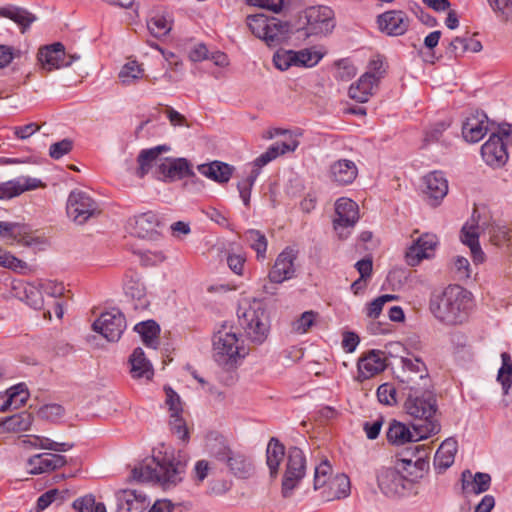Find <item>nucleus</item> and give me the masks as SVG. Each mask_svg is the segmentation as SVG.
<instances>
[{
	"label": "nucleus",
	"instance_id": "obj_43",
	"mask_svg": "<svg viewBox=\"0 0 512 512\" xmlns=\"http://www.w3.org/2000/svg\"><path fill=\"white\" fill-rule=\"evenodd\" d=\"M131 373L135 378L147 377L149 378L152 374L150 370V363L146 359L142 348L137 347L134 349L130 356Z\"/></svg>",
	"mask_w": 512,
	"mask_h": 512
},
{
	"label": "nucleus",
	"instance_id": "obj_41",
	"mask_svg": "<svg viewBox=\"0 0 512 512\" xmlns=\"http://www.w3.org/2000/svg\"><path fill=\"white\" fill-rule=\"evenodd\" d=\"M134 330L141 336L143 343L150 348L156 349L159 341L160 327L154 320H147L135 325Z\"/></svg>",
	"mask_w": 512,
	"mask_h": 512
},
{
	"label": "nucleus",
	"instance_id": "obj_36",
	"mask_svg": "<svg viewBox=\"0 0 512 512\" xmlns=\"http://www.w3.org/2000/svg\"><path fill=\"white\" fill-rule=\"evenodd\" d=\"M266 35L262 36V40L269 46L275 47L288 39L290 33V24L281 21L275 17H271L269 28L265 30Z\"/></svg>",
	"mask_w": 512,
	"mask_h": 512
},
{
	"label": "nucleus",
	"instance_id": "obj_62",
	"mask_svg": "<svg viewBox=\"0 0 512 512\" xmlns=\"http://www.w3.org/2000/svg\"><path fill=\"white\" fill-rule=\"evenodd\" d=\"M98 503L93 495H86L74 501L73 506L79 512H96Z\"/></svg>",
	"mask_w": 512,
	"mask_h": 512
},
{
	"label": "nucleus",
	"instance_id": "obj_39",
	"mask_svg": "<svg viewBox=\"0 0 512 512\" xmlns=\"http://www.w3.org/2000/svg\"><path fill=\"white\" fill-rule=\"evenodd\" d=\"M387 440L393 445H404L408 442L419 441L416 439V431H410V429L403 423L393 420L386 434Z\"/></svg>",
	"mask_w": 512,
	"mask_h": 512
},
{
	"label": "nucleus",
	"instance_id": "obj_33",
	"mask_svg": "<svg viewBox=\"0 0 512 512\" xmlns=\"http://www.w3.org/2000/svg\"><path fill=\"white\" fill-rule=\"evenodd\" d=\"M458 450V443L455 438H447L444 440L437 449L434 456V467L443 472L448 469L455 460V455Z\"/></svg>",
	"mask_w": 512,
	"mask_h": 512
},
{
	"label": "nucleus",
	"instance_id": "obj_56",
	"mask_svg": "<svg viewBox=\"0 0 512 512\" xmlns=\"http://www.w3.org/2000/svg\"><path fill=\"white\" fill-rule=\"evenodd\" d=\"M275 67L281 71H285L294 66L293 50L280 49L273 56Z\"/></svg>",
	"mask_w": 512,
	"mask_h": 512
},
{
	"label": "nucleus",
	"instance_id": "obj_1",
	"mask_svg": "<svg viewBox=\"0 0 512 512\" xmlns=\"http://www.w3.org/2000/svg\"><path fill=\"white\" fill-rule=\"evenodd\" d=\"M401 389L406 397L404 402L406 413L419 421V423L413 424V430L416 431V439H426L439 433L441 425L436 418L438 405L430 385L402 386Z\"/></svg>",
	"mask_w": 512,
	"mask_h": 512
},
{
	"label": "nucleus",
	"instance_id": "obj_37",
	"mask_svg": "<svg viewBox=\"0 0 512 512\" xmlns=\"http://www.w3.org/2000/svg\"><path fill=\"white\" fill-rule=\"evenodd\" d=\"M285 456V446L275 437H272L266 448V464L271 478H276L280 465Z\"/></svg>",
	"mask_w": 512,
	"mask_h": 512
},
{
	"label": "nucleus",
	"instance_id": "obj_53",
	"mask_svg": "<svg viewBox=\"0 0 512 512\" xmlns=\"http://www.w3.org/2000/svg\"><path fill=\"white\" fill-rule=\"evenodd\" d=\"M377 398L380 403L392 406L397 403V390L391 383H383L377 389Z\"/></svg>",
	"mask_w": 512,
	"mask_h": 512
},
{
	"label": "nucleus",
	"instance_id": "obj_64",
	"mask_svg": "<svg viewBox=\"0 0 512 512\" xmlns=\"http://www.w3.org/2000/svg\"><path fill=\"white\" fill-rule=\"evenodd\" d=\"M245 261V257L241 254H229L227 256L229 268L237 275H242Z\"/></svg>",
	"mask_w": 512,
	"mask_h": 512
},
{
	"label": "nucleus",
	"instance_id": "obj_63",
	"mask_svg": "<svg viewBox=\"0 0 512 512\" xmlns=\"http://www.w3.org/2000/svg\"><path fill=\"white\" fill-rule=\"evenodd\" d=\"M247 4L278 13L282 10L283 0H247Z\"/></svg>",
	"mask_w": 512,
	"mask_h": 512
},
{
	"label": "nucleus",
	"instance_id": "obj_8",
	"mask_svg": "<svg viewBox=\"0 0 512 512\" xmlns=\"http://www.w3.org/2000/svg\"><path fill=\"white\" fill-rule=\"evenodd\" d=\"M385 74L386 69L383 60L380 58L372 59L369 62L368 70L350 85L349 97L359 103L367 102L378 89L379 82Z\"/></svg>",
	"mask_w": 512,
	"mask_h": 512
},
{
	"label": "nucleus",
	"instance_id": "obj_55",
	"mask_svg": "<svg viewBox=\"0 0 512 512\" xmlns=\"http://www.w3.org/2000/svg\"><path fill=\"white\" fill-rule=\"evenodd\" d=\"M318 313L312 310L305 311L301 316L293 323V330L297 333L303 334L314 325Z\"/></svg>",
	"mask_w": 512,
	"mask_h": 512
},
{
	"label": "nucleus",
	"instance_id": "obj_31",
	"mask_svg": "<svg viewBox=\"0 0 512 512\" xmlns=\"http://www.w3.org/2000/svg\"><path fill=\"white\" fill-rule=\"evenodd\" d=\"M124 291L127 297L135 301V310H144L149 306L146 288L137 274L126 275Z\"/></svg>",
	"mask_w": 512,
	"mask_h": 512
},
{
	"label": "nucleus",
	"instance_id": "obj_57",
	"mask_svg": "<svg viewBox=\"0 0 512 512\" xmlns=\"http://www.w3.org/2000/svg\"><path fill=\"white\" fill-rule=\"evenodd\" d=\"M73 148V141L65 138L61 141L55 142L50 145L49 156L52 159L58 160L68 154Z\"/></svg>",
	"mask_w": 512,
	"mask_h": 512
},
{
	"label": "nucleus",
	"instance_id": "obj_16",
	"mask_svg": "<svg viewBox=\"0 0 512 512\" xmlns=\"http://www.w3.org/2000/svg\"><path fill=\"white\" fill-rule=\"evenodd\" d=\"M162 222L154 211H147L130 217L126 223L127 231L138 238L154 239L159 235Z\"/></svg>",
	"mask_w": 512,
	"mask_h": 512
},
{
	"label": "nucleus",
	"instance_id": "obj_11",
	"mask_svg": "<svg viewBox=\"0 0 512 512\" xmlns=\"http://www.w3.org/2000/svg\"><path fill=\"white\" fill-rule=\"evenodd\" d=\"M401 370L397 375L399 382L403 386H426L430 385L428 368L421 357L407 353L400 357Z\"/></svg>",
	"mask_w": 512,
	"mask_h": 512
},
{
	"label": "nucleus",
	"instance_id": "obj_27",
	"mask_svg": "<svg viewBox=\"0 0 512 512\" xmlns=\"http://www.w3.org/2000/svg\"><path fill=\"white\" fill-rule=\"evenodd\" d=\"M299 145L298 140H281L273 143L264 153L258 156L253 161V169L251 173L257 172V177L260 175L261 168L276 159L278 156L285 154L286 152L294 151Z\"/></svg>",
	"mask_w": 512,
	"mask_h": 512
},
{
	"label": "nucleus",
	"instance_id": "obj_48",
	"mask_svg": "<svg viewBox=\"0 0 512 512\" xmlns=\"http://www.w3.org/2000/svg\"><path fill=\"white\" fill-rule=\"evenodd\" d=\"M148 30L156 38L166 36L172 29V22L163 15H156L147 22Z\"/></svg>",
	"mask_w": 512,
	"mask_h": 512
},
{
	"label": "nucleus",
	"instance_id": "obj_44",
	"mask_svg": "<svg viewBox=\"0 0 512 512\" xmlns=\"http://www.w3.org/2000/svg\"><path fill=\"white\" fill-rule=\"evenodd\" d=\"M245 240L256 252L258 260L265 259L268 242L262 232L256 229H249L245 232Z\"/></svg>",
	"mask_w": 512,
	"mask_h": 512
},
{
	"label": "nucleus",
	"instance_id": "obj_5",
	"mask_svg": "<svg viewBox=\"0 0 512 512\" xmlns=\"http://www.w3.org/2000/svg\"><path fill=\"white\" fill-rule=\"evenodd\" d=\"M480 231L489 235V240L493 245L500 246L506 243L511 237V230L505 225L495 222H481V217L476 209L473 210L471 218L464 224L461 229V241L470 248L474 263H482L485 254L479 244Z\"/></svg>",
	"mask_w": 512,
	"mask_h": 512
},
{
	"label": "nucleus",
	"instance_id": "obj_6",
	"mask_svg": "<svg viewBox=\"0 0 512 512\" xmlns=\"http://www.w3.org/2000/svg\"><path fill=\"white\" fill-rule=\"evenodd\" d=\"M238 322L245 337L255 345H261L270 332V321L266 309L260 302L254 301L238 311Z\"/></svg>",
	"mask_w": 512,
	"mask_h": 512
},
{
	"label": "nucleus",
	"instance_id": "obj_32",
	"mask_svg": "<svg viewBox=\"0 0 512 512\" xmlns=\"http://www.w3.org/2000/svg\"><path fill=\"white\" fill-rule=\"evenodd\" d=\"M197 169L203 176L220 184L227 183L234 171L233 166L217 160L211 163L200 164Z\"/></svg>",
	"mask_w": 512,
	"mask_h": 512
},
{
	"label": "nucleus",
	"instance_id": "obj_23",
	"mask_svg": "<svg viewBox=\"0 0 512 512\" xmlns=\"http://www.w3.org/2000/svg\"><path fill=\"white\" fill-rule=\"evenodd\" d=\"M385 353L381 350H371L359 358L357 363L358 375L356 380L363 382L386 369Z\"/></svg>",
	"mask_w": 512,
	"mask_h": 512
},
{
	"label": "nucleus",
	"instance_id": "obj_24",
	"mask_svg": "<svg viewBox=\"0 0 512 512\" xmlns=\"http://www.w3.org/2000/svg\"><path fill=\"white\" fill-rule=\"evenodd\" d=\"M377 23L381 32L389 36H400L408 30L410 19L401 10H391L380 14Z\"/></svg>",
	"mask_w": 512,
	"mask_h": 512
},
{
	"label": "nucleus",
	"instance_id": "obj_50",
	"mask_svg": "<svg viewBox=\"0 0 512 512\" xmlns=\"http://www.w3.org/2000/svg\"><path fill=\"white\" fill-rule=\"evenodd\" d=\"M332 468L328 460L322 461L315 467L314 474V489L318 490L326 486V484L333 478L331 477Z\"/></svg>",
	"mask_w": 512,
	"mask_h": 512
},
{
	"label": "nucleus",
	"instance_id": "obj_58",
	"mask_svg": "<svg viewBox=\"0 0 512 512\" xmlns=\"http://www.w3.org/2000/svg\"><path fill=\"white\" fill-rule=\"evenodd\" d=\"M257 179V172L250 173L244 180L237 185L239 195L245 206H249L252 187Z\"/></svg>",
	"mask_w": 512,
	"mask_h": 512
},
{
	"label": "nucleus",
	"instance_id": "obj_51",
	"mask_svg": "<svg viewBox=\"0 0 512 512\" xmlns=\"http://www.w3.org/2000/svg\"><path fill=\"white\" fill-rule=\"evenodd\" d=\"M8 395L11 397V407L19 409L22 407L29 398V392L24 383L17 384L7 389Z\"/></svg>",
	"mask_w": 512,
	"mask_h": 512
},
{
	"label": "nucleus",
	"instance_id": "obj_38",
	"mask_svg": "<svg viewBox=\"0 0 512 512\" xmlns=\"http://www.w3.org/2000/svg\"><path fill=\"white\" fill-rule=\"evenodd\" d=\"M0 17H5L15 22L20 27L22 33H25L36 20V16L28 10L13 5L0 7Z\"/></svg>",
	"mask_w": 512,
	"mask_h": 512
},
{
	"label": "nucleus",
	"instance_id": "obj_35",
	"mask_svg": "<svg viewBox=\"0 0 512 512\" xmlns=\"http://www.w3.org/2000/svg\"><path fill=\"white\" fill-rule=\"evenodd\" d=\"M33 416L23 411L0 420V433H20L30 429Z\"/></svg>",
	"mask_w": 512,
	"mask_h": 512
},
{
	"label": "nucleus",
	"instance_id": "obj_13",
	"mask_svg": "<svg viewBox=\"0 0 512 512\" xmlns=\"http://www.w3.org/2000/svg\"><path fill=\"white\" fill-rule=\"evenodd\" d=\"M359 220V208L356 202L349 198H339L335 203L334 230L340 239H345L350 230Z\"/></svg>",
	"mask_w": 512,
	"mask_h": 512
},
{
	"label": "nucleus",
	"instance_id": "obj_17",
	"mask_svg": "<svg viewBox=\"0 0 512 512\" xmlns=\"http://www.w3.org/2000/svg\"><path fill=\"white\" fill-rule=\"evenodd\" d=\"M80 59L77 54H67L62 43L56 42L41 48L38 52V60L42 68L47 71L70 66Z\"/></svg>",
	"mask_w": 512,
	"mask_h": 512
},
{
	"label": "nucleus",
	"instance_id": "obj_30",
	"mask_svg": "<svg viewBox=\"0 0 512 512\" xmlns=\"http://www.w3.org/2000/svg\"><path fill=\"white\" fill-rule=\"evenodd\" d=\"M42 186L37 178L21 177L7 182L0 183V199H11L19 196L25 191L33 190Z\"/></svg>",
	"mask_w": 512,
	"mask_h": 512
},
{
	"label": "nucleus",
	"instance_id": "obj_18",
	"mask_svg": "<svg viewBox=\"0 0 512 512\" xmlns=\"http://www.w3.org/2000/svg\"><path fill=\"white\" fill-rule=\"evenodd\" d=\"M310 34H328L334 26V12L328 6H312L305 10Z\"/></svg>",
	"mask_w": 512,
	"mask_h": 512
},
{
	"label": "nucleus",
	"instance_id": "obj_12",
	"mask_svg": "<svg viewBox=\"0 0 512 512\" xmlns=\"http://www.w3.org/2000/svg\"><path fill=\"white\" fill-rule=\"evenodd\" d=\"M0 237L8 244H21L27 247H41L45 238L35 235L28 225L17 222L0 221Z\"/></svg>",
	"mask_w": 512,
	"mask_h": 512
},
{
	"label": "nucleus",
	"instance_id": "obj_3",
	"mask_svg": "<svg viewBox=\"0 0 512 512\" xmlns=\"http://www.w3.org/2000/svg\"><path fill=\"white\" fill-rule=\"evenodd\" d=\"M472 308L471 293L459 285H449L430 298L429 309L436 319L446 325L465 322Z\"/></svg>",
	"mask_w": 512,
	"mask_h": 512
},
{
	"label": "nucleus",
	"instance_id": "obj_42",
	"mask_svg": "<svg viewBox=\"0 0 512 512\" xmlns=\"http://www.w3.org/2000/svg\"><path fill=\"white\" fill-rule=\"evenodd\" d=\"M163 150H167L166 146L164 145L142 150L137 158L139 167L136 170V176L143 178L149 172L154 162L158 159L160 153Z\"/></svg>",
	"mask_w": 512,
	"mask_h": 512
},
{
	"label": "nucleus",
	"instance_id": "obj_45",
	"mask_svg": "<svg viewBox=\"0 0 512 512\" xmlns=\"http://www.w3.org/2000/svg\"><path fill=\"white\" fill-rule=\"evenodd\" d=\"M323 54L311 48H305L299 51L293 50L295 67H313L322 59Z\"/></svg>",
	"mask_w": 512,
	"mask_h": 512
},
{
	"label": "nucleus",
	"instance_id": "obj_46",
	"mask_svg": "<svg viewBox=\"0 0 512 512\" xmlns=\"http://www.w3.org/2000/svg\"><path fill=\"white\" fill-rule=\"evenodd\" d=\"M495 125L481 110L471 111L462 122V128H495Z\"/></svg>",
	"mask_w": 512,
	"mask_h": 512
},
{
	"label": "nucleus",
	"instance_id": "obj_29",
	"mask_svg": "<svg viewBox=\"0 0 512 512\" xmlns=\"http://www.w3.org/2000/svg\"><path fill=\"white\" fill-rule=\"evenodd\" d=\"M358 176V168L352 160L339 159L329 168L330 180L338 186L352 184Z\"/></svg>",
	"mask_w": 512,
	"mask_h": 512
},
{
	"label": "nucleus",
	"instance_id": "obj_52",
	"mask_svg": "<svg viewBox=\"0 0 512 512\" xmlns=\"http://www.w3.org/2000/svg\"><path fill=\"white\" fill-rule=\"evenodd\" d=\"M170 430L183 442L189 440V431L181 414H170Z\"/></svg>",
	"mask_w": 512,
	"mask_h": 512
},
{
	"label": "nucleus",
	"instance_id": "obj_26",
	"mask_svg": "<svg viewBox=\"0 0 512 512\" xmlns=\"http://www.w3.org/2000/svg\"><path fill=\"white\" fill-rule=\"evenodd\" d=\"M437 243L436 235L423 234L406 252L407 263L411 266H416L421 260L430 258L434 253Z\"/></svg>",
	"mask_w": 512,
	"mask_h": 512
},
{
	"label": "nucleus",
	"instance_id": "obj_4",
	"mask_svg": "<svg viewBox=\"0 0 512 512\" xmlns=\"http://www.w3.org/2000/svg\"><path fill=\"white\" fill-rule=\"evenodd\" d=\"M206 447L209 456L223 465L234 477L248 479L254 474L255 466L252 457L244 450L231 446L222 435L209 438Z\"/></svg>",
	"mask_w": 512,
	"mask_h": 512
},
{
	"label": "nucleus",
	"instance_id": "obj_2",
	"mask_svg": "<svg viewBox=\"0 0 512 512\" xmlns=\"http://www.w3.org/2000/svg\"><path fill=\"white\" fill-rule=\"evenodd\" d=\"M186 459L180 452L153 457L132 470L133 478L140 482H157L164 489H169L180 483L185 474Z\"/></svg>",
	"mask_w": 512,
	"mask_h": 512
},
{
	"label": "nucleus",
	"instance_id": "obj_22",
	"mask_svg": "<svg viewBox=\"0 0 512 512\" xmlns=\"http://www.w3.org/2000/svg\"><path fill=\"white\" fill-rule=\"evenodd\" d=\"M67 463L66 457L56 453H39L31 456L26 462L27 472L31 475L50 473Z\"/></svg>",
	"mask_w": 512,
	"mask_h": 512
},
{
	"label": "nucleus",
	"instance_id": "obj_7",
	"mask_svg": "<svg viewBox=\"0 0 512 512\" xmlns=\"http://www.w3.org/2000/svg\"><path fill=\"white\" fill-rule=\"evenodd\" d=\"M247 354L232 328L222 326L213 336V358L220 366H231Z\"/></svg>",
	"mask_w": 512,
	"mask_h": 512
},
{
	"label": "nucleus",
	"instance_id": "obj_28",
	"mask_svg": "<svg viewBox=\"0 0 512 512\" xmlns=\"http://www.w3.org/2000/svg\"><path fill=\"white\" fill-rule=\"evenodd\" d=\"M117 512H143L149 505L146 495L136 490L116 492Z\"/></svg>",
	"mask_w": 512,
	"mask_h": 512
},
{
	"label": "nucleus",
	"instance_id": "obj_40",
	"mask_svg": "<svg viewBox=\"0 0 512 512\" xmlns=\"http://www.w3.org/2000/svg\"><path fill=\"white\" fill-rule=\"evenodd\" d=\"M324 497L327 500L345 498L350 494V480L345 474H337L327 484Z\"/></svg>",
	"mask_w": 512,
	"mask_h": 512
},
{
	"label": "nucleus",
	"instance_id": "obj_15",
	"mask_svg": "<svg viewBox=\"0 0 512 512\" xmlns=\"http://www.w3.org/2000/svg\"><path fill=\"white\" fill-rule=\"evenodd\" d=\"M92 328L108 341L116 342L121 338V335L126 329V319L121 311L112 309L102 313L100 317L94 321Z\"/></svg>",
	"mask_w": 512,
	"mask_h": 512
},
{
	"label": "nucleus",
	"instance_id": "obj_60",
	"mask_svg": "<svg viewBox=\"0 0 512 512\" xmlns=\"http://www.w3.org/2000/svg\"><path fill=\"white\" fill-rule=\"evenodd\" d=\"M38 413L43 419L55 421L64 415L65 409L60 404L51 403L42 406Z\"/></svg>",
	"mask_w": 512,
	"mask_h": 512
},
{
	"label": "nucleus",
	"instance_id": "obj_47",
	"mask_svg": "<svg viewBox=\"0 0 512 512\" xmlns=\"http://www.w3.org/2000/svg\"><path fill=\"white\" fill-rule=\"evenodd\" d=\"M270 21L271 17H267L262 13L248 15L246 18L247 26L250 31L259 39L266 35L265 30L269 28Z\"/></svg>",
	"mask_w": 512,
	"mask_h": 512
},
{
	"label": "nucleus",
	"instance_id": "obj_61",
	"mask_svg": "<svg viewBox=\"0 0 512 512\" xmlns=\"http://www.w3.org/2000/svg\"><path fill=\"white\" fill-rule=\"evenodd\" d=\"M164 390L170 414H182L183 408L179 395L171 387H165Z\"/></svg>",
	"mask_w": 512,
	"mask_h": 512
},
{
	"label": "nucleus",
	"instance_id": "obj_54",
	"mask_svg": "<svg viewBox=\"0 0 512 512\" xmlns=\"http://www.w3.org/2000/svg\"><path fill=\"white\" fill-rule=\"evenodd\" d=\"M397 299L396 295L385 294L371 301L366 308V315L369 318L376 319L382 312L385 303Z\"/></svg>",
	"mask_w": 512,
	"mask_h": 512
},
{
	"label": "nucleus",
	"instance_id": "obj_59",
	"mask_svg": "<svg viewBox=\"0 0 512 512\" xmlns=\"http://www.w3.org/2000/svg\"><path fill=\"white\" fill-rule=\"evenodd\" d=\"M0 266L18 271L26 268V263L0 247Z\"/></svg>",
	"mask_w": 512,
	"mask_h": 512
},
{
	"label": "nucleus",
	"instance_id": "obj_21",
	"mask_svg": "<svg viewBox=\"0 0 512 512\" xmlns=\"http://www.w3.org/2000/svg\"><path fill=\"white\" fill-rule=\"evenodd\" d=\"M423 193L430 206H438L448 193V180L441 171H432L423 177Z\"/></svg>",
	"mask_w": 512,
	"mask_h": 512
},
{
	"label": "nucleus",
	"instance_id": "obj_14",
	"mask_svg": "<svg viewBox=\"0 0 512 512\" xmlns=\"http://www.w3.org/2000/svg\"><path fill=\"white\" fill-rule=\"evenodd\" d=\"M100 213L98 204L86 192L74 190L67 200V214L78 224Z\"/></svg>",
	"mask_w": 512,
	"mask_h": 512
},
{
	"label": "nucleus",
	"instance_id": "obj_20",
	"mask_svg": "<svg viewBox=\"0 0 512 512\" xmlns=\"http://www.w3.org/2000/svg\"><path fill=\"white\" fill-rule=\"evenodd\" d=\"M380 490L388 497L404 495L410 481L395 468H383L377 476Z\"/></svg>",
	"mask_w": 512,
	"mask_h": 512
},
{
	"label": "nucleus",
	"instance_id": "obj_25",
	"mask_svg": "<svg viewBox=\"0 0 512 512\" xmlns=\"http://www.w3.org/2000/svg\"><path fill=\"white\" fill-rule=\"evenodd\" d=\"M156 173L162 180L173 181L194 175L190 163L185 158H166L157 165Z\"/></svg>",
	"mask_w": 512,
	"mask_h": 512
},
{
	"label": "nucleus",
	"instance_id": "obj_10",
	"mask_svg": "<svg viewBox=\"0 0 512 512\" xmlns=\"http://www.w3.org/2000/svg\"><path fill=\"white\" fill-rule=\"evenodd\" d=\"M512 130H498L493 133L481 147L483 161L490 167L498 169L503 167L509 158L506 141Z\"/></svg>",
	"mask_w": 512,
	"mask_h": 512
},
{
	"label": "nucleus",
	"instance_id": "obj_34",
	"mask_svg": "<svg viewBox=\"0 0 512 512\" xmlns=\"http://www.w3.org/2000/svg\"><path fill=\"white\" fill-rule=\"evenodd\" d=\"M462 491L465 494H480L490 488L491 476L487 473L477 472L475 475L469 470L462 473Z\"/></svg>",
	"mask_w": 512,
	"mask_h": 512
},
{
	"label": "nucleus",
	"instance_id": "obj_49",
	"mask_svg": "<svg viewBox=\"0 0 512 512\" xmlns=\"http://www.w3.org/2000/svg\"><path fill=\"white\" fill-rule=\"evenodd\" d=\"M143 75V69L136 61L127 62L119 72V79L122 84L129 85Z\"/></svg>",
	"mask_w": 512,
	"mask_h": 512
},
{
	"label": "nucleus",
	"instance_id": "obj_19",
	"mask_svg": "<svg viewBox=\"0 0 512 512\" xmlns=\"http://www.w3.org/2000/svg\"><path fill=\"white\" fill-rule=\"evenodd\" d=\"M297 252L287 247L276 258L268 274L271 283H283L296 276L295 261Z\"/></svg>",
	"mask_w": 512,
	"mask_h": 512
},
{
	"label": "nucleus",
	"instance_id": "obj_9",
	"mask_svg": "<svg viewBox=\"0 0 512 512\" xmlns=\"http://www.w3.org/2000/svg\"><path fill=\"white\" fill-rule=\"evenodd\" d=\"M306 473V457L298 447H290L287 455L285 473L282 479V496L288 498L299 485Z\"/></svg>",
	"mask_w": 512,
	"mask_h": 512
}]
</instances>
